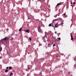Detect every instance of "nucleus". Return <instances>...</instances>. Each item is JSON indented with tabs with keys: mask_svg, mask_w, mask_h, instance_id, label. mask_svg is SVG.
Instances as JSON below:
<instances>
[{
	"mask_svg": "<svg viewBox=\"0 0 76 76\" xmlns=\"http://www.w3.org/2000/svg\"><path fill=\"white\" fill-rule=\"evenodd\" d=\"M9 39V37H5L4 38L2 39H1V42L3 44H5L4 42L7 43V41Z\"/></svg>",
	"mask_w": 76,
	"mask_h": 76,
	"instance_id": "f257e3e1",
	"label": "nucleus"
},
{
	"mask_svg": "<svg viewBox=\"0 0 76 76\" xmlns=\"http://www.w3.org/2000/svg\"><path fill=\"white\" fill-rule=\"evenodd\" d=\"M58 20H62V19H61V18H59L57 19H55L53 20V22H54V21H57Z\"/></svg>",
	"mask_w": 76,
	"mask_h": 76,
	"instance_id": "f03ea898",
	"label": "nucleus"
},
{
	"mask_svg": "<svg viewBox=\"0 0 76 76\" xmlns=\"http://www.w3.org/2000/svg\"><path fill=\"white\" fill-rule=\"evenodd\" d=\"M38 30L39 32H42V29H41L40 26H39L38 28Z\"/></svg>",
	"mask_w": 76,
	"mask_h": 76,
	"instance_id": "7ed1b4c3",
	"label": "nucleus"
},
{
	"mask_svg": "<svg viewBox=\"0 0 76 76\" xmlns=\"http://www.w3.org/2000/svg\"><path fill=\"white\" fill-rule=\"evenodd\" d=\"M58 23H56L55 25V28H58Z\"/></svg>",
	"mask_w": 76,
	"mask_h": 76,
	"instance_id": "20e7f679",
	"label": "nucleus"
},
{
	"mask_svg": "<svg viewBox=\"0 0 76 76\" xmlns=\"http://www.w3.org/2000/svg\"><path fill=\"white\" fill-rule=\"evenodd\" d=\"M25 32H27L28 33H29V30H26Z\"/></svg>",
	"mask_w": 76,
	"mask_h": 76,
	"instance_id": "39448f33",
	"label": "nucleus"
},
{
	"mask_svg": "<svg viewBox=\"0 0 76 76\" xmlns=\"http://www.w3.org/2000/svg\"><path fill=\"white\" fill-rule=\"evenodd\" d=\"M61 5V3H58L57 5H56V7H57V6H58L60 5Z\"/></svg>",
	"mask_w": 76,
	"mask_h": 76,
	"instance_id": "423d86ee",
	"label": "nucleus"
},
{
	"mask_svg": "<svg viewBox=\"0 0 76 76\" xmlns=\"http://www.w3.org/2000/svg\"><path fill=\"white\" fill-rule=\"evenodd\" d=\"M71 40H73V38L72 35H71Z\"/></svg>",
	"mask_w": 76,
	"mask_h": 76,
	"instance_id": "0eeeda50",
	"label": "nucleus"
},
{
	"mask_svg": "<svg viewBox=\"0 0 76 76\" xmlns=\"http://www.w3.org/2000/svg\"><path fill=\"white\" fill-rule=\"evenodd\" d=\"M52 25H53V23L50 24L48 26H49L50 27V26H51Z\"/></svg>",
	"mask_w": 76,
	"mask_h": 76,
	"instance_id": "6e6552de",
	"label": "nucleus"
},
{
	"mask_svg": "<svg viewBox=\"0 0 76 76\" xmlns=\"http://www.w3.org/2000/svg\"><path fill=\"white\" fill-rule=\"evenodd\" d=\"M22 28H20L19 29V31L20 32L22 31Z\"/></svg>",
	"mask_w": 76,
	"mask_h": 76,
	"instance_id": "1a4fd4ad",
	"label": "nucleus"
},
{
	"mask_svg": "<svg viewBox=\"0 0 76 76\" xmlns=\"http://www.w3.org/2000/svg\"><path fill=\"white\" fill-rule=\"evenodd\" d=\"M9 69H10V70H12V66H10L9 67Z\"/></svg>",
	"mask_w": 76,
	"mask_h": 76,
	"instance_id": "9d476101",
	"label": "nucleus"
},
{
	"mask_svg": "<svg viewBox=\"0 0 76 76\" xmlns=\"http://www.w3.org/2000/svg\"><path fill=\"white\" fill-rule=\"evenodd\" d=\"M5 72V73H7L8 72V70L6 69Z\"/></svg>",
	"mask_w": 76,
	"mask_h": 76,
	"instance_id": "9b49d317",
	"label": "nucleus"
},
{
	"mask_svg": "<svg viewBox=\"0 0 76 76\" xmlns=\"http://www.w3.org/2000/svg\"><path fill=\"white\" fill-rule=\"evenodd\" d=\"M2 50V48L1 47L0 48V51H1Z\"/></svg>",
	"mask_w": 76,
	"mask_h": 76,
	"instance_id": "f8f14e48",
	"label": "nucleus"
},
{
	"mask_svg": "<svg viewBox=\"0 0 76 76\" xmlns=\"http://www.w3.org/2000/svg\"><path fill=\"white\" fill-rule=\"evenodd\" d=\"M12 75H13V74L11 72L10 76H12Z\"/></svg>",
	"mask_w": 76,
	"mask_h": 76,
	"instance_id": "ddd939ff",
	"label": "nucleus"
},
{
	"mask_svg": "<svg viewBox=\"0 0 76 76\" xmlns=\"http://www.w3.org/2000/svg\"><path fill=\"white\" fill-rule=\"evenodd\" d=\"M53 43H52L51 44H50V43H48V45H52L53 44Z\"/></svg>",
	"mask_w": 76,
	"mask_h": 76,
	"instance_id": "4468645a",
	"label": "nucleus"
},
{
	"mask_svg": "<svg viewBox=\"0 0 76 76\" xmlns=\"http://www.w3.org/2000/svg\"><path fill=\"white\" fill-rule=\"evenodd\" d=\"M58 40H60L61 39L60 38H58Z\"/></svg>",
	"mask_w": 76,
	"mask_h": 76,
	"instance_id": "2eb2a0df",
	"label": "nucleus"
},
{
	"mask_svg": "<svg viewBox=\"0 0 76 76\" xmlns=\"http://www.w3.org/2000/svg\"><path fill=\"white\" fill-rule=\"evenodd\" d=\"M29 40H30V41L31 40V37H29Z\"/></svg>",
	"mask_w": 76,
	"mask_h": 76,
	"instance_id": "dca6fc26",
	"label": "nucleus"
},
{
	"mask_svg": "<svg viewBox=\"0 0 76 76\" xmlns=\"http://www.w3.org/2000/svg\"><path fill=\"white\" fill-rule=\"evenodd\" d=\"M73 4H76V3H75V2H74L73 3Z\"/></svg>",
	"mask_w": 76,
	"mask_h": 76,
	"instance_id": "f3484780",
	"label": "nucleus"
},
{
	"mask_svg": "<svg viewBox=\"0 0 76 76\" xmlns=\"http://www.w3.org/2000/svg\"><path fill=\"white\" fill-rule=\"evenodd\" d=\"M55 46H56V45L54 44L53 45V47H55Z\"/></svg>",
	"mask_w": 76,
	"mask_h": 76,
	"instance_id": "a211bd4d",
	"label": "nucleus"
},
{
	"mask_svg": "<svg viewBox=\"0 0 76 76\" xmlns=\"http://www.w3.org/2000/svg\"><path fill=\"white\" fill-rule=\"evenodd\" d=\"M28 70H30V69H31V68H29V67H28Z\"/></svg>",
	"mask_w": 76,
	"mask_h": 76,
	"instance_id": "6ab92c4d",
	"label": "nucleus"
},
{
	"mask_svg": "<svg viewBox=\"0 0 76 76\" xmlns=\"http://www.w3.org/2000/svg\"><path fill=\"white\" fill-rule=\"evenodd\" d=\"M9 69V67H6V69Z\"/></svg>",
	"mask_w": 76,
	"mask_h": 76,
	"instance_id": "aec40b11",
	"label": "nucleus"
},
{
	"mask_svg": "<svg viewBox=\"0 0 76 76\" xmlns=\"http://www.w3.org/2000/svg\"><path fill=\"white\" fill-rule=\"evenodd\" d=\"M45 37H46V36H47L46 35V33H45Z\"/></svg>",
	"mask_w": 76,
	"mask_h": 76,
	"instance_id": "412c9836",
	"label": "nucleus"
},
{
	"mask_svg": "<svg viewBox=\"0 0 76 76\" xmlns=\"http://www.w3.org/2000/svg\"><path fill=\"white\" fill-rule=\"evenodd\" d=\"M26 71H28V69H26Z\"/></svg>",
	"mask_w": 76,
	"mask_h": 76,
	"instance_id": "4be33fe9",
	"label": "nucleus"
},
{
	"mask_svg": "<svg viewBox=\"0 0 76 76\" xmlns=\"http://www.w3.org/2000/svg\"><path fill=\"white\" fill-rule=\"evenodd\" d=\"M54 17H55V18H56V17H57V15H54Z\"/></svg>",
	"mask_w": 76,
	"mask_h": 76,
	"instance_id": "5701e85b",
	"label": "nucleus"
},
{
	"mask_svg": "<svg viewBox=\"0 0 76 76\" xmlns=\"http://www.w3.org/2000/svg\"><path fill=\"white\" fill-rule=\"evenodd\" d=\"M65 15H66V14L64 13V16H65Z\"/></svg>",
	"mask_w": 76,
	"mask_h": 76,
	"instance_id": "b1692460",
	"label": "nucleus"
},
{
	"mask_svg": "<svg viewBox=\"0 0 76 76\" xmlns=\"http://www.w3.org/2000/svg\"><path fill=\"white\" fill-rule=\"evenodd\" d=\"M1 40H0V44H1Z\"/></svg>",
	"mask_w": 76,
	"mask_h": 76,
	"instance_id": "393cba45",
	"label": "nucleus"
},
{
	"mask_svg": "<svg viewBox=\"0 0 76 76\" xmlns=\"http://www.w3.org/2000/svg\"><path fill=\"white\" fill-rule=\"evenodd\" d=\"M71 4H73V2H72L71 3Z\"/></svg>",
	"mask_w": 76,
	"mask_h": 76,
	"instance_id": "a878e982",
	"label": "nucleus"
},
{
	"mask_svg": "<svg viewBox=\"0 0 76 76\" xmlns=\"http://www.w3.org/2000/svg\"><path fill=\"white\" fill-rule=\"evenodd\" d=\"M43 39H45V37H43Z\"/></svg>",
	"mask_w": 76,
	"mask_h": 76,
	"instance_id": "bb28decb",
	"label": "nucleus"
},
{
	"mask_svg": "<svg viewBox=\"0 0 76 76\" xmlns=\"http://www.w3.org/2000/svg\"><path fill=\"white\" fill-rule=\"evenodd\" d=\"M13 39V38H12V39H11L10 40H12V39Z\"/></svg>",
	"mask_w": 76,
	"mask_h": 76,
	"instance_id": "cd10ccee",
	"label": "nucleus"
},
{
	"mask_svg": "<svg viewBox=\"0 0 76 76\" xmlns=\"http://www.w3.org/2000/svg\"><path fill=\"white\" fill-rule=\"evenodd\" d=\"M55 34H57V32H55Z\"/></svg>",
	"mask_w": 76,
	"mask_h": 76,
	"instance_id": "c85d7f7f",
	"label": "nucleus"
},
{
	"mask_svg": "<svg viewBox=\"0 0 76 76\" xmlns=\"http://www.w3.org/2000/svg\"><path fill=\"white\" fill-rule=\"evenodd\" d=\"M75 39H76V36L75 37Z\"/></svg>",
	"mask_w": 76,
	"mask_h": 76,
	"instance_id": "c756f323",
	"label": "nucleus"
},
{
	"mask_svg": "<svg viewBox=\"0 0 76 76\" xmlns=\"http://www.w3.org/2000/svg\"><path fill=\"white\" fill-rule=\"evenodd\" d=\"M68 74H69V75H70V72H69Z\"/></svg>",
	"mask_w": 76,
	"mask_h": 76,
	"instance_id": "7c9ffc66",
	"label": "nucleus"
},
{
	"mask_svg": "<svg viewBox=\"0 0 76 76\" xmlns=\"http://www.w3.org/2000/svg\"><path fill=\"white\" fill-rule=\"evenodd\" d=\"M2 58V57H0V58Z\"/></svg>",
	"mask_w": 76,
	"mask_h": 76,
	"instance_id": "2f4dec72",
	"label": "nucleus"
},
{
	"mask_svg": "<svg viewBox=\"0 0 76 76\" xmlns=\"http://www.w3.org/2000/svg\"><path fill=\"white\" fill-rule=\"evenodd\" d=\"M52 26V27H53L54 26H53V25H52V26Z\"/></svg>",
	"mask_w": 76,
	"mask_h": 76,
	"instance_id": "473e14b6",
	"label": "nucleus"
},
{
	"mask_svg": "<svg viewBox=\"0 0 76 76\" xmlns=\"http://www.w3.org/2000/svg\"><path fill=\"white\" fill-rule=\"evenodd\" d=\"M74 60L75 61H76V60L75 59V58H74Z\"/></svg>",
	"mask_w": 76,
	"mask_h": 76,
	"instance_id": "72a5a7b5",
	"label": "nucleus"
},
{
	"mask_svg": "<svg viewBox=\"0 0 76 76\" xmlns=\"http://www.w3.org/2000/svg\"><path fill=\"white\" fill-rule=\"evenodd\" d=\"M62 24H61V25H63V21H62Z\"/></svg>",
	"mask_w": 76,
	"mask_h": 76,
	"instance_id": "f704fd0d",
	"label": "nucleus"
},
{
	"mask_svg": "<svg viewBox=\"0 0 76 76\" xmlns=\"http://www.w3.org/2000/svg\"><path fill=\"white\" fill-rule=\"evenodd\" d=\"M61 55H62V56H63V55H64V54H61Z\"/></svg>",
	"mask_w": 76,
	"mask_h": 76,
	"instance_id": "c9c22d12",
	"label": "nucleus"
},
{
	"mask_svg": "<svg viewBox=\"0 0 76 76\" xmlns=\"http://www.w3.org/2000/svg\"><path fill=\"white\" fill-rule=\"evenodd\" d=\"M54 30H56V29L55 28H54Z\"/></svg>",
	"mask_w": 76,
	"mask_h": 76,
	"instance_id": "e433bc0d",
	"label": "nucleus"
},
{
	"mask_svg": "<svg viewBox=\"0 0 76 76\" xmlns=\"http://www.w3.org/2000/svg\"><path fill=\"white\" fill-rule=\"evenodd\" d=\"M30 18H28V19H30Z\"/></svg>",
	"mask_w": 76,
	"mask_h": 76,
	"instance_id": "4c0bfd02",
	"label": "nucleus"
},
{
	"mask_svg": "<svg viewBox=\"0 0 76 76\" xmlns=\"http://www.w3.org/2000/svg\"><path fill=\"white\" fill-rule=\"evenodd\" d=\"M58 57V56H56V57Z\"/></svg>",
	"mask_w": 76,
	"mask_h": 76,
	"instance_id": "58836bf2",
	"label": "nucleus"
},
{
	"mask_svg": "<svg viewBox=\"0 0 76 76\" xmlns=\"http://www.w3.org/2000/svg\"><path fill=\"white\" fill-rule=\"evenodd\" d=\"M28 54H29V53H28Z\"/></svg>",
	"mask_w": 76,
	"mask_h": 76,
	"instance_id": "ea45409f",
	"label": "nucleus"
},
{
	"mask_svg": "<svg viewBox=\"0 0 76 76\" xmlns=\"http://www.w3.org/2000/svg\"><path fill=\"white\" fill-rule=\"evenodd\" d=\"M67 15H66V17H67Z\"/></svg>",
	"mask_w": 76,
	"mask_h": 76,
	"instance_id": "a19ab883",
	"label": "nucleus"
}]
</instances>
